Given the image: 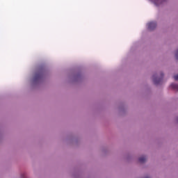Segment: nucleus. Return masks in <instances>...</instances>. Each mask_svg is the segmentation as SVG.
Instances as JSON below:
<instances>
[{
    "label": "nucleus",
    "instance_id": "1",
    "mask_svg": "<svg viewBox=\"0 0 178 178\" xmlns=\"http://www.w3.org/2000/svg\"><path fill=\"white\" fill-rule=\"evenodd\" d=\"M161 78H158L156 77V75H153V81L156 86H158V84H161V83L162 82V80L163 79V73H161Z\"/></svg>",
    "mask_w": 178,
    "mask_h": 178
},
{
    "label": "nucleus",
    "instance_id": "2",
    "mask_svg": "<svg viewBox=\"0 0 178 178\" xmlns=\"http://www.w3.org/2000/svg\"><path fill=\"white\" fill-rule=\"evenodd\" d=\"M147 27L149 31H152V30H155V29H156V22H149L147 24Z\"/></svg>",
    "mask_w": 178,
    "mask_h": 178
},
{
    "label": "nucleus",
    "instance_id": "3",
    "mask_svg": "<svg viewBox=\"0 0 178 178\" xmlns=\"http://www.w3.org/2000/svg\"><path fill=\"white\" fill-rule=\"evenodd\" d=\"M41 77H42V72H37L35 74L34 81H37L38 80H40V79H41Z\"/></svg>",
    "mask_w": 178,
    "mask_h": 178
},
{
    "label": "nucleus",
    "instance_id": "4",
    "mask_svg": "<svg viewBox=\"0 0 178 178\" xmlns=\"http://www.w3.org/2000/svg\"><path fill=\"white\" fill-rule=\"evenodd\" d=\"M171 88H172V90H175L177 91H178V84L176 83H172L170 85Z\"/></svg>",
    "mask_w": 178,
    "mask_h": 178
},
{
    "label": "nucleus",
    "instance_id": "5",
    "mask_svg": "<svg viewBox=\"0 0 178 178\" xmlns=\"http://www.w3.org/2000/svg\"><path fill=\"white\" fill-rule=\"evenodd\" d=\"M145 161H147V157H145L144 156L139 158V162L140 163H144V162H145Z\"/></svg>",
    "mask_w": 178,
    "mask_h": 178
},
{
    "label": "nucleus",
    "instance_id": "6",
    "mask_svg": "<svg viewBox=\"0 0 178 178\" xmlns=\"http://www.w3.org/2000/svg\"><path fill=\"white\" fill-rule=\"evenodd\" d=\"M175 80H178V74L174 76Z\"/></svg>",
    "mask_w": 178,
    "mask_h": 178
},
{
    "label": "nucleus",
    "instance_id": "7",
    "mask_svg": "<svg viewBox=\"0 0 178 178\" xmlns=\"http://www.w3.org/2000/svg\"><path fill=\"white\" fill-rule=\"evenodd\" d=\"M175 56H176L177 59H178V49L176 51Z\"/></svg>",
    "mask_w": 178,
    "mask_h": 178
}]
</instances>
